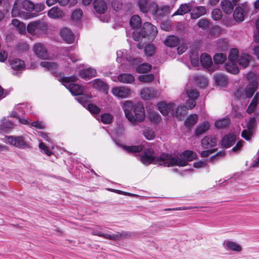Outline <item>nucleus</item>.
I'll return each instance as SVG.
<instances>
[{"label":"nucleus","instance_id":"51","mask_svg":"<svg viewBox=\"0 0 259 259\" xmlns=\"http://www.w3.org/2000/svg\"><path fill=\"white\" fill-rule=\"evenodd\" d=\"M113 116L110 113H105L101 115V121L104 124H110L112 122Z\"/></svg>","mask_w":259,"mask_h":259},{"label":"nucleus","instance_id":"12","mask_svg":"<svg viewBox=\"0 0 259 259\" xmlns=\"http://www.w3.org/2000/svg\"><path fill=\"white\" fill-rule=\"evenodd\" d=\"M61 38L67 44H72L74 41V34L71 30L67 27L62 28L60 31Z\"/></svg>","mask_w":259,"mask_h":259},{"label":"nucleus","instance_id":"18","mask_svg":"<svg viewBox=\"0 0 259 259\" xmlns=\"http://www.w3.org/2000/svg\"><path fill=\"white\" fill-rule=\"evenodd\" d=\"M213 78L217 85L221 87H225L228 82L227 77L221 73L215 74Z\"/></svg>","mask_w":259,"mask_h":259},{"label":"nucleus","instance_id":"10","mask_svg":"<svg viewBox=\"0 0 259 259\" xmlns=\"http://www.w3.org/2000/svg\"><path fill=\"white\" fill-rule=\"evenodd\" d=\"M254 7L256 9L259 8V0H256L254 2ZM255 25L256 29L254 34V38L255 42L258 44V45L254 47L253 52L257 58L259 59V18L256 20Z\"/></svg>","mask_w":259,"mask_h":259},{"label":"nucleus","instance_id":"37","mask_svg":"<svg viewBox=\"0 0 259 259\" xmlns=\"http://www.w3.org/2000/svg\"><path fill=\"white\" fill-rule=\"evenodd\" d=\"M195 82L201 88H204L208 84V80L207 78L200 75H197L195 76Z\"/></svg>","mask_w":259,"mask_h":259},{"label":"nucleus","instance_id":"6","mask_svg":"<svg viewBox=\"0 0 259 259\" xmlns=\"http://www.w3.org/2000/svg\"><path fill=\"white\" fill-rule=\"evenodd\" d=\"M256 121L254 117L250 118L247 125V129L244 130L241 133V136L247 141L251 140L254 131L256 126Z\"/></svg>","mask_w":259,"mask_h":259},{"label":"nucleus","instance_id":"15","mask_svg":"<svg viewBox=\"0 0 259 259\" xmlns=\"http://www.w3.org/2000/svg\"><path fill=\"white\" fill-rule=\"evenodd\" d=\"M217 140L215 136H206L201 140V145L204 148H211L215 146Z\"/></svg>","mask_w":259,"mask_h":259},{"label":"nucleus","instance_id":"61","mask_svg":"<svg viewBox=\"0 0 259 259\" xmlns=\"http://www.w3.org/2000/svg\"><path fill=\"white\" fill-rule=\"evenodd\" d=\"M88 109L90 112L94 114H98L100 113L101 111L100 109L98 107L92 103H90L88 105Z\"/></svg>","mask_w":259,"mask_h":259},{"label":"nucleus","instance_id":"28","mask_svg":"<svg viewBox=\"0 0 259 259\" xmlns=\"http://www.w3.org/2000/svg\"><path fill=\"white\" fill-rule=\"evenodd\" d=\"M221 8L224 13L230 14L233 12L234 5L229 0H224L221 2Z\"/></svg>","mask_w":259,"mask_h":259},{"label":"nucleus","instance_id":"29","mask_svg":"<svg viewBox=\"0 0 259 259\" xmlns=\"http://www.w3.org/2000/svg\"><path fill=\"white\" fill-rule=\"evenodd\" d=\"M235 142V137L233 135H229L225 136L221 141L222 145L225 148H229Z\"/></svg>","mask_w":259,"mask_h":259},{"label":"nucleus","instance_id":"19","mask_svg":"<svg viewBox=\"0 0 259 259\" xmlns=\"http://www.w3.org/2000/svg\"><path fill=\"white\" fill-rule=\"evenodd\" d=\"M251 56L248 54L243 53L239 55L236 62L243 68H246L250 62Z\"/></svg>","mask_w":259,"mask_h":259},{"label":"nucleus","instance_id":"59","mask_svg":"<svg viewBox=\"0 0 259 259\" xmlns=\"http://www.w3.org/2000/svg\"><path fill=\"white\" fill-rule=\"evenodd\" d=\"M211 16L214 20H218L222 18V13L220 9H215L212 11Z\"/></svg>","mask_w":259,"mask_h":259},{"label":"nucleus","instance_id":"24","mask_svg":"<svg viewBox=\"0 0 259 259\" xmlns=\"http://www.w3.org/2000/svg\"><path fill=\"white\" fill-rule=\"evenodd\" d=\"M179 42V38L175 35L167 36L164 41L165 46L171 48L177 46Z\"/></svg>","mask_w":259,"mask_h":259},{"label":"nucleus","instance_id":"60","mask_svg":"<svg viewBox=\"0 0 259 259\" xmlns=\"http://www.w3.org/2000/svg\"><path fill=\"white\" fill-rule=\"evenodd\" d=\"M82 15V12L80 9H76L74 10L71 15V18L73 20L78 21L80 19Z\"/></svg>","mask_w":259,"mask_h":259},{"label":"nucleus","instance_id":"32","mask_svg":"<svg viewBox=\"0 0 259 259\" xmlns=\"http://www.w3.org/2000/svg\"><path fill=\"white\" fill-rule=\"evenodd\" d=\"M117 78L120 82L123 83H131L135 80L134 76L128 73H122L119 74Z\"/></svg>","mask_w":259,"mask_h":259},{"label":"nucleus","instance_id":"16","mask_svg":"<svg viewBox=\"0 0 259 259\" xmlns=\"http://www.w3.org/2000/svg\"><path fill=\"white\" fill-rule=\"evenodd\" d=\"M193 6V4L192 2L181 4L179 8L172 14V16L176 15H183L190 12Z\"/></svg>","mask_w":259,"mask_h":259},{"label":"nucleus","instance_id":"25","mask_svg":"<svg viewBox=\"0 0 259 259\" xmlns=\"http://www.w3.org/2000/svg\"><path fill=\"white\" fill-rule=\"evenodd\" d=\"M257 82L255 80L250 81L246 88V96L247 98H251L256 90Z\"/></svg>","mask_w":259,"mask_h":259},{"label":"nucleus","instance_id":"2","mask_svg":"<svg viewBox=\"0 0 259 259\" xmlns=\"http://www.w3.org/2000/svg\"><path fill=\"white\" fill-rule=\"evenodd\" d=\"M122 108L125 117L132 123L141 122L145 119L144 109L140 103L134 105L132 101H125L123 103Z\"/></svg>","mask_w":259,"mask_h":259},{"label":"nucleus","instance_id":"11","mask_svg":"<svg viewBox=\"0 0 259 259\" xmlns=\"http://www.w3.org/2000/svg\"><path fill=\"white\" fill-rule=\"evenodd\" d=\"M33 51L35 55L40 59H45L48 57L47 49L42 43L35 44L33 47Z\"/></svg>","mask_w":259,"mask_h":259},{"label":"nucleus","instance_id":"38","mask_svg":"<svg viewBox=\"0 0 259 259\" xmlns=\"http://www.w3.org/2000/svg\"><path fill=\"white\" fill-rule=\"evenodd\" d=\"M190 61L193 66L197 67L199 66L200 60L199 54L197 50H193L190 55Z\"/></svg>","mask_w":259,"mask_h":259},{"label":"nucleus","instance_id":"17","mask_svg":"<svg viewBox=\"0 0 259 259\" xmlns=\"http://www.w3.org/2000/svg\"><path fill=\"white\" fill-rule=\"evenodd\" d=\"M93 5L95 11L98 14H104L107 10L106 3L104 0H95Z\"/></svg>","mask_w":259,"mask_h":259},{"label":"nucleus","instance_id":"3","mask_svg":"<svg viewBox=\"0 0 259 259\" xmlns=\"http://www.w3.org/2000/svg\"><path fill=\"white\" fill-rule=\"evenodd\" d=\"M27 30L32 35L42 36L47 33V25L41 21H34L28 24Z\"/></svg>","mask_w":259,"mask_h":259},{"label":"nucleus","instance_id":"62","mask_svg":"<svg viewBox=\"0 0 259 259\" xmlns=\"http://www.w3.org/2000/svg\"><path fill=\"white\" fill-rule=\"evenodd\" d=\"M133 38L136 41H139L142 38H144L142 36V31H141V29H138L135 30L133 32Z\"/></svg>","mask_w":259,"mask_h":259},{"label":"nucleus","instance_id":"42","mask_svg":"<svg viewBox=\"0 0 259 259\" xmlns=\"http://www.w3.org/2000/svg\"><path fill=\"white\" fill-rule=\"evenodd\" d=\"M123 148L128 153H136L142 151L143 150V147L142 145L131 146H124Z\"/></svg>","mask_w":259,"mask_h":259},{"label":"nucleus","instance_id":"13","mask_svg":"<svg viewBox=\"0 0 259 259\" xmlns=\"http://www.w3.org/2000/svg\"><path fill=\"white\" fill-rule=\"evenodd\" d=\"M157 107L163 115L166 116L175 108V105L172 103L166 104L164 102H160L158 103Z\"/></svg>","mask_w":259,"mask_h":259},{"label":"nucleus","instance_id":"36","mask_svg":"<svg viewBox=\"0 0 259 259\" xmlns=\"http://www.w3.org/2000/svg\"><path fill=\"white\" fill-rule=\"evenodd\" d=\"M147 13L149 12L153 16L157 17L158 16V12L159 7L157 4L155 2H150L147 8Z\"/></svg>","mask_w":259,"mask_h":259},{"label":"nucleus","instance_id":"54","mask_svg":"<svg viewBox=\"0 0 259 259\" xmlns=\"http://www.w3.org/2000/svg\"><path fill=\"white\" fill-rule=\"evenodd\" d=\"M80 95V96L77 97L76 99L79 103L84 106L85 104H87L89 101V100L91 98V97L86 94H82V93Z\"/></svg>","mask_w":259,"mask_h":259},{"label":"nucleus","instance_id":"27","mask_svg":"<svg viewBox=\"0 0 259 259\" xmlns=\"http://www.w3.org/2000/svg\"><path fill=\"white\" fill-rule=\"evenodd\" d=\"M225 248L228 250L239 252L242 250L241 246L236 242L227 241L224 243Z\"/></svg>","mask_w":259,"mask_h":259},{"label":"nucleus","instance_id":"4","mask_svg":"<svg viewBox=\"0 0 259 259\" xmlns=\"http://www.w3.org/2000/svg\"><path fill=\"white\" fill-rule=\"evenodd\" d=\"M76 79V77L74 76H63L62 78L63 85L68 89L70 92L73 95L78 96L83 92V88L77 84L72 83Z\"/></svg>","mask_w":259,"mask_h":259},{"label":"nucleus","instance_id":"14","mask_svg":"<svg viewBox=\"0 0 259 259\" xmlns=\"http://www.w3.org/2000/svg\"><path fill=\"white\" fill-rule=\"evenodd\" d=\"M156 92L152 88H146L141 91V97L145 100H149L156 97Z\"/></svg>","mask_w":259,"mask_h":259},{"label":"nucleus","instance_id":"55","mask_svg":"<svg viewBox=\"0 0 259 259\" xmlns=\"http://www.w3.org/2000/svg\"><path fill=\"white\" fill-rule=\"evenodd\" d=\"M40 66L50 70H53L57 68L58 65L54 62L44 61L41 62Z\"/></svg>","mask_w":259,"mask_h":259},{"label":"nucleus","instance_id":"53","mask_svg":"<svg viewBox=\"0 0 259 259\" xmlns=\"http://www.w3.org/2000/svg\"><path fill=\"white\" fill-rule=\"evenodd\" d=\"M154 79V76L152 74L142 75L139 77V80L141 82H150Z\"/></svg>","mask_w":259,"mask_h":259},{"label":"nucleus","instance_id":"26","mask_svg":"<svg viewBox=\"0 0 259 259\" xmlns=\"http://www.w3.org/2000/svg\"><path fill=\"white\" fill-rule=\"evenodd\" d=\"M14 126V124L6 118L4 117L1 120V128L3 131L8 132L13 129Z\"/></svg>","mask_w":259,"mask_h":259},{"label":"nucleus","instance_id":"49","mask_svg":"<svg viewBox=\"0 0 259 259\" xmlns=\"http://www.w3.org/2000/svg\"><path fill=\"white\" fill-rule=\"evenodd\" d=\"M148 117L149 120L154 123H158L161 120L160 115L157 112L151 111L148 114Z\"/></svg>","mask_w":259,"mask_h":259},{"label":"nucleus","instance_id":"52","mask_svg":"<svg viewBox=\"0 0 259 259\" xmlns=\"http://www.w3.org/2000/svg\"><path fill=\"white\" fill-rule=\"evenodd\" d=\"M145 137L148 140L153 139L155 137V132L150 128H145L143 131Z\"/></svg>","mask_w":259,"mask_h":259},{"label":"nucleus","instance_id":"45","mask_svg":"<svg viewBox=\"0 0 259 259\" xmlns=\"http://www.w3.org/2000/svg\"><path fill=\"white\" fill-rule=\"evenodd\" d=\"M227 59V56L223 53H218L213 56V61L215 64H223Z\"/></svg>","mask_w":259,"mask_h":259},{"label":"nucleus","instance_id":"50","mask_svg":"<svg viewBox=\"0 0 259 259\" xmlns=\"http://www.w3.org/2000/svg\"><path fill=\"white\" fill-rule=\"evenodd\" d=\"M239 55H238V50L237 49H232L230 51L228 58L230 62H236Z\"/></svg>","mask_w":259,"mask_h":259},{"label":"nucleus","instance_id":"23","mask_svg":"<svg viewBox=\"0 0 259 259\" xmlns=\"http://www.w3.org/2000/svg\"><path fill=\"white\" fill-rule=\"evenodd\" d=\"M93 86L100 91L107 93L108 90L107 84L100 79H95L93 81Z\"/></svg>","mask_w":259,"mask_h":259},{"label":"nucleus","instance_id":"58","mask_svg":"<svg viewBox=\"0 0 259 259\" xmlns=\"http://www.w3.org/2000/svg\"><path fill=\"white\" fill-rule=\"evenodd\" d=\"M186 93L189 99H196L199 96V93L195 89L188 90Z\"/></svg>","mask_w":259,"mask_h":259},{"label":"nucleus","instance_id":"22","mask_svg":"<svg viewBox=\"0 0 259 259\" xmlns=\"http://www.w3.org/2000/svg\"><path fill=\"white\" fill-rule=\"evenodd\" d=\"M244 8L242 7H237L233 13V17L236 21L242 22L244 20V11L247 9L246 7H245L243 6Z\"/></svg>","mask_w":259,"mask_h":259},{"label":"nucleus","instance_id":"41","mask_svg":"<svg viewBox=\"0 0 259 259\" xmlns=\"http://www.w3.org/2000/svg\"><path fill=\"white\" fill-rule=\"evenodd\" d=\"M150 2L148 0H138V6L141 12L144 14L147 13V8Z\"/></svg>","mask_w":259,"mask_h":259},{"label":"nucleus","instance_id":"7","mask_svg":"<svg viewBox=\"0 0 259 259\" xmlns=\"http://www.w3.org/2000/svg\"><path fill=\"white\" fill-rule=\"evenodd\" d=\"M21 1H16L13 5L11 13L13 17H19L24 19L32 17V15L22 11Z\"/></svg>","mask_w":259,"mask_h":259},{"label":"nucleus","instance_id":"57","mask_svg":"<svg viewBox=\"0 0 259 259\" xmlns=\"http://www.w3.org/2000/svg\"><path fill=\"white\" fill-rule=\"evenodd\" d=\"M187 113V109L182 106H179L176 109V116L180 119L181 118V116L183 115L186 114Z\"/></svg>","mask_w":259,"mask_h":259},{"label":"nucleus","instance_id":"40","mask_svg":"<svg viewBox=\"0 0 259 259\" xmlns=\"http://www.w3.org/2000/svg\"><path fill=\"white\" fill-rule=\"evenodd\" d=\"M22 8L27 11L32 12L35 9V5L30 1L24 0L21 1Z\"/></svg>","mask_w":259,"mask_h":259},{"label":"nucleus","instance_id":"33","mask_svg":"<svg viewBox=\"0 0 259 259\" xmlns=\"http://www.w3.org/2000/svg\"><path fill=\"white\" fill-rule=\"evenodd\" d=\"M226 71L233 74H237L239 73V68L237 64L233 62L226 63L225 65Z\"/></svg>","mask_w":259,"mask_h":259},{"label":"nucleus","instance_id":"31","mask_svg":"<svg viewBox=\"0 0 259 259\" xmlns=\"http://www.w3.org/2000/svg\"><path fill=\"white\" fill-rule=\"evenodd\" d=\"M206 9L202 6H198L194 8L191 13V17L193 19H196L204 15L206 13Z\"/></svg>","mask_w":259,"mask_h":259},{"label":"nucleus","instance_id":"35","mask_svg":"<svg viewBox=\"0 0 259 259\" xmlns=\"http://www.w3.org/2000/svg\"><path fill=\"white\" fill-rule=\"evenodd\" d=\"M10 65L12 68L15 70H21L24 67V62L19 59H14L11 60Z\"/></svg>","mask_w":259,"mask_h":259},{"label":"nucleus","instance_id":"46","mask_svg":"<svg viewBox=\"0 0 259 259\" xmlns=\"http://www.w3.org/2000/svg\"><path fill=\"white\" fill-rule=\"evenodd\" d=\"M209 127V124L208 122H203L199 127H198L195 132L196 136L200 135L206 131H207Z\"/></svg>","mask_w":259,"mask_h":259},{"label":"nucleus","instance_id":"21","mask_svg":"<svg viewBox=\"0 0 259 259\" xmlns=\"http://www.w3.org/2000/svg\"><path fill=\"white\" fill-rule=\"evenodd\" d=\"M49 17L53 19L62 18L64 16V12L58 7H53L48 12Z\"/></svg>","mask_w":259,"mask_h":259},{"label":"nucleus","instance_id":"9","mask_svg":"<svg viewBox=\"0 0 259 259\" xmlns=\"http://www.w3.org/2000/svg\"><path fill=\"white\" fill-rule=\"evenodd\" d=\"M112 94L119 98H128L131 95V90L126 87H115L112 89Z\"/></svg>","mask_w":259,"mask_h":259},{"label":"nucleus","instance_id":"64","mask_svg":"<svg viewBox=\"0 0 259 259\" xmlns=\"http://www.w3.org/2000/svg\"><path fill=\"white\" fill-rule=\"evenodd\" d=\"M111 5L113 9L116 11H118L122 8V4L118 0H113Z\"/></svg>","mask_w":259,"mask_h":259},{"label":"nucleus","instance_id":"63","mask_svg":"<svg viewBox=\"0 0 259 259\" xmlns=\"http://www.w3.org/2000/svg\"><path fill=\"white\" fill-rule=\"evenodd\" d=\"M195 99H189L185 103L184 107L187 109H191L196 106Z\"/></svg>","mask_w":259,"mask_h":259},{"label":"nucleus","instance_id":"34","mask_svg":"<svg viewBox=\"0 0 259 259\" xmlns=\"http://www.w3.org/2000/svg\"><path fill=\"white\" fill-rule=\"evenodd\" d=\"M11 24L13 25L14 27H15L17 30L19 31L20 33L24 34L26 32V26L25 25L20 22L17 19H14L12 20Z\"/></svg>","mask_w":259,"mask_h":259},{"label":"nucleus","instance_id":"43","mask_svg":"<svg viewBox=\"0 0 259 259\" xmlns=\"http://www.w3.org/2000/svg\"><path fill=\"white\" fill-rule=\"evenodd\" d=\"M230 120L228 117H225L218 120L215 122V126L219 128H222L227 126L229 123Z\"/></svg>","mask_w":259,"mask_h":259},{"label":"nucleus","instance_id":"47","mask_svg":"<svg viewBox=\"0 0 259 259\" xmlns=\"http://www.w3.org/2000/svg\"><path fill=\"white\" fill-rule=\"evenodd\" d=\"M151 66L148 63H143L139 65L136 69L139 73H145L150 70Z\"/></svg>","mask_w":259,"mask_h":259},{"label":"nucleus","instance_id":"44","mask_svg":"<svg viewBox=\"0 0 259 259\" xmlns=\"http://www.w3.org/2000/svg\"><path fill=\"white\" fill-rule=\"evenodd\" d=\"M130 24L133 28H138L141 24V18L138 15L133 16L130 19Z\"/></svg>","mask_w":259,"mask_h":259},{"label":"nucleus","instance_id":"48","mask_svg":"<svg viewBox=\"0 0 259 259\" xmlns=\"http://www.w3.org/2000/svg\"><path fill=\"white\" fill-rule=\"evenodd\" d=\"M197 121V115L196 114H192L189 116L185 120V125L186 126L190 127L195 124Z\"/></svg>","mask_w":259,"mask_h":259},{"label":"nucleus","instance_id":"56","mask_svg":"<svg viewBox=\"0 0 259 259\" xmlns=\"http://www.w3.org/2000/svg\"><path fill=\"white\" fill-rule=\"evenodd\" d=\"M144 52L146 56H152L155 52V48L153 45L148 44L145 46Z\"/></svg>","mask_w":259,"mask_h":259},{"label":"nucleus","instance_id":"39","mask_svg":"<svg viewBox=\"0 0 259 259\" xmlns=\"http://www.w3.org/2000/svg\"><path fill=\"white\" fill-rule=\"evenodd\" d=\"M171 8L168 5H163L159 8L158 13V18L162 17L171 12Z\"/></svg>","mask_w":259,"mask_h":259},{"label":"nucleus","instance_id":"5","mask_svg":"<svg viewBox=\"0 0 259 259\" xmlns=\"http://www.w3.org/2000/svg\"><path fill=\"white\" fill-rule=\"evenodd\" d=\"M142 36L144 38H147L149 41H152L157 33V28L149 22H146L143 24L142 28Z\"/></svg>","mask_w":259,"mask_h":259},{"label":"nucleus","instance_id":"20","mask_svg":"<svg viewBox=\"0 0 259 259\" xmlns=\"http://www.w3.org/2000/svg\"><path fill=\"white\" fill-rule=\"evenodd\" d=\"M96 70L92 68H88L81 70L79 72L80 76L83 78H91L96 76Z\"/></svg>","mask_w":259,"mask_h":259},{"label":"nucleus","instance_id":"1","mask_svg":"<svg viewBox=\"0 0 259 259\" xmlns=\"http://www.w3.org/2000/svg\"><path fill=\"white\" fill-rule=\"evenodd\" d=\"M144 154L141 157V161L146 165L154 164L165 167L175 165L184 166L188 161L196 158L197 154L191 151H185L180 156H173L171 154L163 153L159 156H155L152 148H145Z\"/></svg>","mask_w":259,"mask_h":259},{"label":"nucleus","instance_id":"30","mask_svg":"<svg viewBox=\"0 0 259 259\" xmlns=\"http://www.w3.org/2000/svg\"><path fill=\"white\" fill-rule=\"evenodd\" d=\"M200 62L203 66L210 69V66L212 64L211 57L207 54H203L201 55Z\"/></svg>","mask_w":259,"mask_h":259},{"label":"nucleus","instance_id":"8","mask_svg":"<svg viewBox=\"0 0 259 259\" xmlns=\"http://www.w3.org/2000/svg\"><path fill=\"white\" fill-rule=\"evenodd\" d=\"M7 141L10 144L20 149H24L29 147V144L25 141L23 136L7 137Z\"/></svg>","mask_w":259,"mask_h":259}]
</instances>
